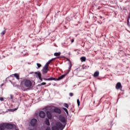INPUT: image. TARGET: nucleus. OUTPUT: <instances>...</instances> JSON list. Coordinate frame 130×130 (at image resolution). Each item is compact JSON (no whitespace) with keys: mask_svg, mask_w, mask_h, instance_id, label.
Segmentation results:
<instances>
[{"mask_svg":"<svg viewBox=\"0 0 130 130\" xmlns=\"http://www.w3.org/2000/svg\"><path fill=\"white\" fill-rule=\"evenodd\" d=\"M26 87V88H31L32 87V81L28 79H24L20 83V87Z\"/></svg>","mask_w":130,"mask_h":130,"instance_id":"f257e3e1","label":"nucleus"},{"mask_svg":"<svg viewBox=\"0 0 130 130\" xmlns=\"http://www.w3.org/2000/svg\"><path fill=\"white\" fill-rule=\"evenodd\" d=\"M64 128V126L62 125V123L60 122H57L55 126L52 127V130H63Z\"/></svg>","mask_w":130,"mask_h":130,"instance_id":"f03ea898","label":"nucleus"},{"mask_svg":"<svg viewBox=\"0 0 130 130\" xmlns=\"http://www.w3.org/2000/svg\"><path fill=\"white\" fill-rule=\"evenodd\" d=\"M66 76H67V74L61 75L57 79L54 78L53 77H51L50 78H44L43 80H44V81H59L60 80H62V79H63V78L66 77Z\"/></svg>","mask_w":130,"mask_h":130,"instance_id":"7ed1b4c3","label":"nucleus"},{"mask_svg":"<svg viewBox=\"0 0 130 130\" xmlns=\"http://www.w3.org/2000/svg\"><path fill=\"white\" fill-rule=\"evenodd\" d=\"M58 119L61 122H62V123H63V124H62V126L66 127V125H67V118L62 116V115H60L58 116Z\"/></svg>","mask_w":130,"mask_h":130,"instance_id":"20e7f679","label":"nucleus"},{"mask_svg":"<svg viewBox=\"0 0 130 130\" xmlns=\"http://www.w3.org/2000/svg\"><path fill=\"white\" fill-rule=\"evenodd\" d=\"M52 112H55L57 114H61V110L58 108H55L52 110H50Z\"/></svg>","mask_w":130,"mask_h":130,"instance_id":"39448f33","label":"nucleus"},{"mask_svg":"<svg viewBox=\"0 0 130 130\" xmlns=\"http://www.w3.org/2000/svg\"><path fill=\"white\" fill-rule=\"evenodd\" d=\"M30 123L31 126H35V125H36V123H37V119H32L30 120Z\"/></svg>","mask_w":130,"mask_h":130,"instance_id":"423d86ee","label":"nucleus"},{"mask_svg":"<svg viewBox=\"0 0 130 130\" xmlns=\"http://www.w3.org/2000/svg\"><path fill=\"white\" fill-rule=\"evenodd\" d=\"M48 71H49L48 67L46 66H44L43 69L42 70L43 74H47Z\"/></svg>","mask_w":130,"mask_h":130,"instance_id":"0eeeda50","label":"nucleus"},{"mask_svg":"<svg viewBox=\"0 0 130 130\" xmlns=\"http://www.w3.org/2000/svg\"><path fill=\"white\" fill-rule=\"evenodd\" d=\"M115 88L117 90H119V89H122V86L120 82H118L115 86Z\"/></svg>","mask_w":130,"mask_h":130,"instance_id":"6e6552de","label":"nucleus"},{"mask_svg":"<svg viewBox=\"0 0 130 130\" xmlns=\"http://www.w3.org/2000/svg\"><path fill=\"white\" fill-rule=\"evenodd\" d=\"M46 116V114L45 112H44V111H40L39 112V116L40 117H41V118H44Z\"/></svg>","mask_w":130,"mask_h":130,"instance_id":"1a4fd4ad","label":"nucleus"},{"mask_svg":"<svg viewBox=\"0 0 130 130\" xmlns=\"http://www.w3.org/2000/svg\"><path fill=\"white\" fill-rule=\"evenodd\" d=\"M6 128H8L9 129H12V128H14V125L13 124H8L6 123Z\"/></svg>","mask_w":130,"mask_h":130,"instance_id":"9d476101","label":"nucleus"},{"mask_svg":"<svg viewBox=\"0 0 130 130\" xmlns=\"http://www.w3.org/2000/svg\"><path fill=\"white\" fill-rule=\"evenodd\" d=\"M47 117L49 118V119H51L52 118V115L51 114V112L50 111H47Z\"/></svg>","mask_w":130,"mask_h":130,"instance_id":"9b49d317","label":"nucleus"},{"mask_svg":"<svg viewBox=\"0 0 130 130\" xmlns=\"http://www.w3.org/2000/svg\"><path fill=\"white\" fill-rule=\"evenodd\" d=\"M5 128H6V123L0 125V130H4Z\"/></svg>","mask_w":130,"mask_h":130,"instance_id":"f8f14e48","label":"nucleus"},{"mask_svg":"<svg viewBox=\"0 0 130 130\" xmlns=\"http://www.w3.org/2000/svg\"><path fill=\"white\" fill-rule=\"evenodd\" d=\"M12 76H14V77H15V78H16L17 80H20V74L18 73H15L14 74H13Z\"/></svg>","mask_w":130,"mask_h":130,"instance_id":"ddd939ff","label":"nucleus"},{"mask_svg":"<svg viewBox=\"0 0 130 130\" xmlns=\"http://www.w3.org/2000/svg\"><path fill=\"white\" fill-rule=\"evenodd\" d=\"M54 59H50V60H49V61H48V62L46 63V64L45 66V67H47L48 68V67L49 66V64H50V63L52 62L53 61Z\"/></svg>","mask_w":130,"mask_h":130,"instance_id":"4468645a","label":"nucleus"},{"mask_svg":"<svg viewBox=\"0 0 130 130\" xmlns=\"http://www.w3.org/2000/svg\"><path fill=\"white\" fill-rule=\"evenodd\" d=\"M99 72L98 71L95 72L93 74V77L94 78H97V77H99Z\"/></svg>","mask_w":130,"mask_h":130,"instance_id":"2eb2a0df","label":"nucleus"},{"mask_svg":"<svg viewBox=\"0 0 130 130\" xmlns=\"http://www.w3.org/2000/svg\"><path fill=\"white\" fill-rule=\"evenodd\" d=\"M129 19H130V13L127 19V24L128 26H129Z\"/></svg>","mask_w":130,"mask_h":130,"instance_id":"dca6fc26","label":"nucleus"},{"mask_svg":"<svg viewBox=\"0 0 130 130\" xmlns=\"http://www.w3.org/2000/svg\"><path fill=\"white\" fill-rule=\"evenodd\" d=\"M45 123L47 125H50V122H49V120L48 119H46Z\"/></svg>","mask_w":130,"mask_h":130,"instance_id":"f3484780","label":"nucleus"},{"mask_svg":"<svg viewBox=\"0 0 130 130\" xmlns=\"http://www.w3.org/2000/svg\"><path fill=\"white\" fill-rule=\"evenodd\" d=\"M80 59H81L82 62H83L84 61H86V57L82 56L80 58Z\"/></svg>","mask_w":130,"mask_h":130,"instance_id":"a211bd4d","label":"nucleus"},{"mask_svg":"<svg viewBox=\"0 0 130 130\" xmlns=\"http://www.w3.org/2000/svg\"><path fill=\"white\" fill-rule=\"evenodd\" d=\"M60 54H61V53L60 52H56V53H54V55L55 56H60Z\"/></svg>","mask_w":130,"mask_h":130,"instance_id":"6ab92c4d","label":"nucleus"},{"mask_svg":"<svg viewBox=\"0 0 130 130\" xmlns=\"http://www.w3.org/2000/svg\"><path fill=\"white\" fill-rule=\"evenodd\" d=\"M35 74L38 75L39 79L41 78V73L40 72H35Z\"/></svg>","mask_w":130,"mask_h":130,"instance_id":"aec40b11","label":"nucleus"},{"mask_svg":"<svg viewBox=\"0 0 130 130\" xmlns=\"http://www.w3.org/2000/svg\"><path fill=\"white\" fill-rule=\"evenodd\" d=\"M62 109H63V110L66 112L67 115H69V112L68 111V109H67L66 108H63Z\"/></svg>","mask_w":130,"mask_h":130,"instance_id":"412c9836","label":"nucleus"},{"mask_svg":"<svg viewBox=\"0 0 130 130\" xmlns=\"http://www.w3.org/2000/svg\"><path fill=\"white\" fill-rule=\"evenodd\" d=\"M17 110V109H9V111H11L12 112H14V111H16Z\"/></svg>","mask_w":130,"mask_h":130,"instance_id":"4be33fe9","label":"nucleus"},{"mask_svg":"<svg viewBox=\"0 0 130 130\" xmlns=\"http://www.w3.org/2000/svg\"><path fill=\"white\" fill-rule=\"evenodd\" d=\"M37 66L38 68H41V67H42L41 64H40L39 63H37Z\"/></svg>","mask_w":130,"mask_h":130,"instance_id":"5701e85b","label":"nucleus"},{"mask_svg":"<svg viewBox=\"0 0 130 130\" xmlns=\"http://www.w3.org/2000/svg\"><path fill=\"white\" fill-rule=\"evenodd\" d=\"M64 106L66 107V108H69V105L68 104H64Z\"/></svg>","mask_w":130,"mask_h":130,"instance_id":"b1692460","label":"nucleus"},{"mask_svg":"<svg viewBox=\"0 0 130 130\" xmlns=\"http://www.w3.org/2000/svg\"><path fill=\"white\" fill-rule=\"evenodd\" d=\"M45 85H46V82H42V83H41L40 86H44Z\"/></svg>","mask_w":130,"mask_h":130,"instance_id":"393cba45","label":"nucleus"},{"mask_svg":"<svg viewBox=\"0 0 130 130\" xmlns=\"http://www.w3.org/2000/svg\"><path fill=\"white\" fill-rule=\"evenodd\" d=\"M69 96H70V97H73V96H74V93H73L72 92H70L69 93Z\"/></svg>","mask_w":130,"mask_h":130,"instance_id":"a878e982","label":"nucleus"},{"mask_svg":"<svg viewBox=\"0 0 130 130\" xmlns=\"http://www.w3.org/2000/svg\"><path fill=\"white\" fill-rule=\"evenodd\" d=\"M77 104H78V106H80V100L79 99L77 100Z\"/></svg>","mask_w":130,"mask_h":130,"instance_id":"bb28decb","label":"nucleus"},{"mask_svg":"<svg viewBox=\"0 0 130 130\" xmlns=\"http://www.w3.org/2000/svg\"><path fill=\"white\" fill-rule=\"evenodd\" d=\"M1 34L2 35H5V34H6V30H4L3 31H2Z\"/></svg>","mask_w":130,"mask_h":130,"instance_id":"cd10ccee","label":"nucleus"},{"mask_svg":"<svg viewBox=\"0 0 130 130\" xmlns=\"http://www.w3.org/2000/svg\"><path fill=\"white\" fill-rule=\"evenodd\" d=\"M0 101H4V98L1 97L0 98Z\"/></svg>","mask_w":130,"mask_h":130,"instance_id":"c85d7f7f","label":"nucleus"},{"mask_svg":"<svg viewBox=\"0 0 130 130\" xmlns=\"http://www.w3.org/2000/svg\"><path fill=\"white\" fill-rule=\"evenodd\" d=\"M71 68H72V66L70 67V68L68 70V73L71 71Z\"/></svg>","mask_w":130,"mask_h":130,"instance_id":"c756f323","label":"nucleus"},{"mask_svg":"<svg viewBox=\"0 0 130 130\" xmlns=\"http://www.w3.org/2000/svg\"><path fill=\"white\" fill-rule=\"evenodd\" d=\"M39 79L40 80V81H41V82H42V81H43V80L42 79V78L40 77Z\"/></svg>","mask_w":130,"mask_h":130,"instance_id":"7c9ffc66","label":"nucleus"},{"mask_svg":"<svg viewBox=\"0 0 130 130\" xmlns=\"http://www.w3.org/2000/svg\"><path fill=\"white\" fill-rule=\"evenodd\" d=\"M45 130H50V128H49V127H47L46 128V129Z\"/></svg>","mask_w":130,"mask_h":130,"instance_id":"2f4dec72","label":"nucleus"},{"mask_svg":"<svg viewBox=\"0 0 130 130\" xmlns=\"http://www.w3.org/2000/svg\"><path fill=\"white\" fill-rule=\"evenodd\" d=\"M10 99H13V95H10Z\"/></svg>","mask_w":130,"mask_h":130,"instance_id":"473e14b6","label":"nucleus"},{"mask_svg":"<svg viewBox=\"0 0 130 130\" xmlns=\"http://www.w3.org/2000/svg\"><path fill=\"white\" fill-rule=\"evenodd\" d=\"M71 42H74V40L72 39V40H71Z\"/></svg>","mask_w":130,"mask_h":130,"instance_id":"72a5a7b5","label":"nucleus"},{"mask_svg":"<svg viewBox=\"0 0 130 130\" xmlns=\"http://www.w3.org/2000/svg\"><path fill=\"white\" fill-rule=\"evenodd\" d=\"M100 18H101V19H102V16H100Z\"/></svg>","mask_w":130,"mask_h":130,"instance_id":"f704fd0d","label":"nucleus"},{"mask_svg":"<svg viewBox=\"0 0 130 130\" xmlns=\"http://www.w3.org/2000/svg\"><path fill=\"white\" fill-rule=\"evenodd\" d=\"M98 23H99L100 24H101L100 22H98Z\"/></svg>","mask_w":130,"mask_h":130,"instance_id":"c9c22d12","label":"nucleus"},{"mask_svg":"<svg viewBox=\"0 0 130 130\" xmlns=\"http://www.w3.org/2000/svg\"><path fill=\"white\" fill-rule=\"evenodd\" d=\"M128 26H129V27H130V25H129H129H128Z\"/></svg>","mask_w":130,"mask_h":130,"instance_id":"e433bc0d","label":"nucleus"}]
</instances>
